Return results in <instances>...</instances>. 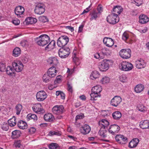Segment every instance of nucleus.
Here are the masks:
<instances>
[{"label":"nucleus","mask_w":149,"mask_h":149,"mask_svg":"<svg viewBox=\"0 0 149 149\" xmlns=\"http://www.w3.org/2000/svg\"><path fill=\"white\" fill-rule=\"evenodd\" d=\"M92 93L90 95L91 97V100H96L97 98L100 97V93L102 90L101 86L97 85L93 87L92 88Z\"/></svg>","instance_id":"f257e3e1"},{"label":"nucleus","mask_w":149,"mask_h":149,"mask_svg":"<svg viewBox=\"0 0 149 149\" xmlns=\"http://www.w3.org/2000/svg\"><path fill=\"white\" fill-rule=\"evenodd\" d=\"M37 44L40 46H44L50 41L49 37L46 34L42 35L37 38L36 40Z\"/></svg>","instance_id":"f03ea898"},{"label":"nucleus","mask_w":149,"mask_h":149,"mask_svg":"<svg viewBox=\"0 0 149 149\" xmlns=\"http://www.w3.org/2000/svg\"><path fill=\"white\" fill-rule=\"evenodd\" d=\"M107 20L109 24H114L119 21V19L117 14L112 13L107 17Z\"/></svg>","instance_id":"7ed1b4c3"},{"label":"nucleus","mask_w":149,"mask_h":149,"mask_svg":"<svg viewBox=\"0 0 149 149\" xmlns=\"http://www.w3.org/2000/svg\"><path fill=\"white\" fill-rule=\"evenodd\" d=\"M133 68L132 64L126 61H123L119 65V68L121 70L124 71H128L131 70Z\"/></svg>","instance_id":"20e7f679"},{"label":"nucleus","mask_w":149,"mask_h":149,"mask_svg":"<svg viewBox=\"0 0 149 149\" xmlns=\"http://www.w3.org/2000/svg\"><path fill=\"white\" fill-rule=\"evenodd\" d=\"M69 38L66 36H62L58 39L57 44L58 46L63 47L66 45L69 42Z\"/></svg>","instance_id":"39448f33"},{"label":"nucleus","mask_w":149,"mask_h":149,"mask_svg":"<svg viewBox=\"0 0 149 149\" xmlns=\"http://www.w3.org/2000/svg\"><path fill=\"white\" fill-rule=\"evenodd\" d=\"M70 53V49L68 47H64L60 49L58 52L59 56L61 58L67 57Z\"/></svg>","instance_id":"423d86ee"},{"label":"nucleus","mask_w":149,"mask_h":149,"mask_svg":"<svg viewBox=\"0 0 149 149\" xmlns=\"http://www.w3.org/2000/svg\"><path fill=\"white\" fill-rule=\"evenodd\" d=\"M45 10V6L43 3H39L36 4L34 10L35 13L41 15L43 13Z\"/></svg>","instance_id":"0eeeda50"},{"label":"nucleus","mask_w":149,"mask_h":149,"mask_svg":"<svg viewBox=\"0 0 149 149\" xmlns=\"http://www.w3.org/2000/svg\"><path fill=\"white\" fill-rule=\"evenodd\" d=\"M110 61L108 60H104L99 66V68L101 71H106L108 70L109 67Z\"/></svg>","instance_id":"6e6552de"},{"label":"nucleus","mask_w":149,"mask_h":149,"mask_svg":"<svg viewBox=\"0 0 149 149\" xmlns=\"http://www.w3.org/2000/svg\"><path fill=\"white\" fill-rule=\"evenodd\" d=\"M12 65L15 71L19 72L21 71L23 68V65L21 61H14L12 63Z\"/></svg>","instance_id":"1a4fd4ad"},{"label":"nucleus","mask_w":149,"mask_h":149,"mask_svg":"<svg viewBox=\"0 0 149 149\" xmlns=\"http://www.w3.org/2000/svg\"><path fill=\"white\" fill-rule=\"evenodd\" d=\"M119 54L120 56L123 58H130L131 56V50L130 49H123L120 51Z\"/></svg>","instance_id":"9d476101"},{"label":"nucleus","mask_w":149,"mask_h":149,"mask_svg":"<svg viewBox=\"0 0 149 149\" xmlns=\"http://www.w3.org/2000/svg\"><path fill=\"white\" fill-rule=\"evenodd\" d=\"M36 96L37 100L39 102H41L47 98V95L44 91H41L37 93Z\"/></svg>","instance_id":"9b49d317"},{"label":"nucleus","mask_w":149,"mask_h":149,"mask_svg":"<svg viewBox=\"0 0 149 149\" xmlns=\"http://www.w3.org/2000/svg\"><path fill=\"white\" fill-rule=\"evenodd\" d=\"M121 98L119 96H115L111 100V104L115 107H117L122 102Z\"/></svg>","instance_id":"f8f14e48"},{"label":"nucleus","mask_w":149,"mask_h":149,"mask_svg":"<svg viewBox=\"0 0 149 149\" xmlns=\"http://www.w3.org/2000/svg\"><path fill=\"white\" fill-rule=\"evenodd\" d=\"M64 109L63 105H56L53 107L52 111L53 113L56 114H61L63 113Z\"/></svg>","instance_id":"ddd939ff"},{"label":"nucleus","mask_w":149,"mask_h":149,"mask_svg":"<svg viewBox=\"0 0 149 149\" xmlns=\"http://www.w3.org/2000/svg\"><path fill=\"white\" fill-rule=\"evenodd\" d=\"M15 13L18 17H21L24 11V8L21 6H17L15 10Z\"/></svg>","instance_id":"4468645a"},{"label":"nucleus","mask_w":149,"mask_h":149,"mask_svg":"<svg viewBox=\"0 0 149 149\" xmlns=\"http://www.w3.org/2000/svg\"><path fill=\"white\" fill-rule=\"evenodd\" d=\"M91 130L90 126L87 124L84 125L80 128V131L81 133L84 135L89 133Z\"/></svg>","instance_id":"2eb2a0df"},{"label":"nucleus","mask_w":149,"mask_h":149,"mask_svg":"<svg viewBox=\"0 0 149 149\" xmlns=\"http://www.w3.org/2000/svg\"><path fill=\"white\" fill-rule=\"evenodd\" d=\"M136 67L138 69H141L144 68L146 65V62L142 59H140L135 62Z\"/></svg>","instance_id":"dca6fc26"},{"label":"nucleus","mask_w":149,"mask_h":149,"mask_svg":"<svg viewBox=\"0 0 149 149\" xmlns=\"http://www.w3.org/2000/svg\"><path fill=\"white\" fill-rule=\"evenodd\" d=\"M57 71V70L55 67L53 66L48 69L47 73L51 78H53L56 75Z\"/></svg>","instance_id":"f3484780"},{"label":"nucleus","mask_w":149,"mask_h":149,"mask_svg":"<svg viewBox=\"0 0 149 149\" xmlns=\"http://www.w3.org/2000/svg\"><path fill=\"white\" fill-rule=\"evenodd\" d=\"M103 42L104 44L108 47H111L114 44L113 40L111 38L105 37L103 39Z\"/></svg>","instance_id":"a211bd4d"},{"label":"nucleus","mask_w":149,"mask_h":149,"mask_svg":"<svg viewBox=\"0 0 149 149\" xmlns=\"http://www.w3.org/2000/svg\"><path fill=\"white\" fill-rule=\"evenodd\" d=\"M33 111L35 112L40 113L42 112V109L41 108V105L40 103H38L34 105L32 107Z\"/></svg>","instance_id":"6ab92c4d"},{"label":"nucleus","mask_w":149,"mask_h":149,"mask_svg":"<svg viewBox=\"0 0 149 149\" xmlns=\"http://www.w3.org/2000/svg\"><path fill=\"white\" fill-rule=\"evenodd\" d=\"M139 142V139L135 138L132 139L129 143L128 146L130 148L136 147Z\"/></svg>","instance_id":"aec40b11"},{"label":"nucleus","mask_w":149,"mask_h":149,"mask_svg":"<svg viewBox=\"0 0 149 149\" xmlns=\"http://www.w3.org/2000/svg\"><path fill=\"white\" fill-rule=\"evenodd\" d=\"M99 125L101 128L108 129L107 127L109 125V123L106 120L102 119L99 122Z\"/></svg>","instance_id":"412c9836"},{"label":"nucleus","mask_w":149,"mask_h":149,"mask_svg":"<svg viewBox=\"0 0 149 149\" xmlns=\"http://www.w3.org/2000/svg\"><path fill=\"white\" fill-rule=\"evenodd\" d=\"M139 126L143 129H149V120H146L141 121L140 123Z\"/></svg>","instance_id":"4be33fe9"},{"label":"nucleus","mask_w":149,"mask_h":149,"mask_svg":"<svg viewBox=\"0 0 149 149\" xmlns=\"http://www.w3.org/2000/svg\"><path fill=\"white\" fill-rule=\"evenodd\" d=\"M48 63L53 66L56 65L58 63V60L56 57H51L49 58L47 60Z\"/></svg>","instance_id":"5701e85b"},{"label":"nucleus","mask_w":149,"mask_h":149,"mask_svg":"<svg viewBox=\"0 0 149 149\" xmlns=\"http://www.w3.org/2000/svg\"><path fill=\"white\" fill-rule=\"evenodd\" d=\"M37 21V19L33 17H28L25 20L24 22L27 25L33 24L35 23Z\"/></svg>","instance_id":"b1692460"},{"label":"nucleus","mask_w":149,"mask_h":149,"mask_svg":"<svg viewBox=\"0 0 149 149\" xmlns=\"http://www.w3.org/2000/svg\"><path fill=\"white\" fill-rule=\"evenodd\" d=\"M140 23L142 24H145L148 22L149 18L146 15H141L139 17Z\"/></svg>","instance_id":"393cba45"},{"label":"nucleus","mask_w":149,"mask_h":149,"mask_svg":"<svg viewBox=\"0 0 149 149\" xmlns=\"http://www.w3.org/2000/svg\"><path fill=\"white\" fill-rule=\"evenodd\" d=\"M44 118L46 121L48 122L52 121L54 119V116L49 113L45 114L44 116Z\"/></svg>","instance_id":"a878e982"},{"label":"nucleus","mask_w":149,"mask_h":149,"mask_svg":"<svg viewBox=\"0 0 149 149\" xmlns=\"http://www.w3.org/2000/svg\"><path fill=\"white\" fill-rule=\"evenodd\" d=\"M10 108L6 106H3L0 107V111L3 114H8L10 112Z\"/></svg>","instance_id":"bb28decb"},{"label":"nucleus","mask_w":149,"mask_h":149,"mask_svg":"<svg viewBox=\"0 0 149 149\" xmlns=\"http://www.w3.org/2000/svg\"><path fill=\"white\" fill-rule=\"evenodd\" d=\"M123 9L120 6H116L114 7L112 9V13H115V14H119L123 11Z\"/></svg>","instance_id":"cd10ccee"},{"label":"nucleus","mask_w":149,"mask_h":149,"mask_svg":"<svg viewBox=\"0 0 149 149\" xmlns=\"http://www.w3.org/2000/svg\"><path fill=\"white\" fill-rule=\"evenodd\" d=\"M7 74L9 75L13 76L15 75V71L14 68L10 66L7 67L6 70Z\"/></svg>","instance_id":"c85d7f7f"},{"label":"nucleus","mask_w":149,"mask_h":149,"mask_svg":"<svg viewBox=\"0 0 149 149\" xmlns=\"http://www.w3.org/2000/svg\"><path fill=\"white\" fill-rule=\"evenodd\" d=\"M17 126L20 129H24L27 128L26 123L22 120H20L18 122Z\"/></svg>","instance_id":"c756f323"},{"label":"nucleus","mask_w":149,"mask_h":149,"mask_svg":"<svg viewBox=\"0 0 149 149\" xmlns=\"http://www.w3.org/2000/svg\"><path fill=\"white\" fill-rule=\"evenodd\" d=\"M16 119L15 116H13L8 120V124L10 127H13L15 125L16 123Z\"/></svg>","instance_id":"7c9ffc66"},{"label":"nucleus","mask_w":149,"mask_h":149,"mask_svg":"<svg viewBox=\"0 0 149 149\" xmlns=\"http://www.w3.org/2000/svg\"><path fill=\"white\" fill-rule=\"evenodd\" d=\"M112 115L113 118L116 120L119 119L122 116L121 112L119 111H116L113 112Z\"/></svg>","instance_id":"2f4dec72"},{"label":"nucleus","mask_w":149,"mask_h":149,"mask_svg":"<svg viewBox=\"0 0 149 149\" xmlns=\"http://www.w3.org/2000/svg\"><path fill=\"white\" fill-rule=\"evenodd\" d=\"M100 76V74L98 72L96 71H93L91 73L90 78L91 79L93 80L98 78Z\"/></svg>","instance_id":"473e14b6"},{"label":"nucleus","mask_w":149,"mask_h":149,"mask_svg":"<svg viewBox=\"0 0 149 149\" xmlns=\"http://www.w3.org/2000/svg\"><path fill=\"white\" fill-rule=\"evenodd\" d=\"M55 46V42L54 40H52L45 47V49L49 51L53 49Z\"/></svg>","instance_id":"72a5a7b5"},{"label":"nucleus","mask_w":149,"mask_h":149,"mask_svg":"<svg viewBox=\"0 0 149 149\" xmlns=\"http://www.w3.org/2000/svg\"><path fill=\"white\" fill-rule=\"evenodd\" d=\"M21 53L20 49L18 47H16L13 51V56L15 57H17L20 55Z\"/></svg>","instance_id":"f704fd0d"},{"label":"nucleus","mask_w":149,"mask_h":149,"mask_svg":"<svg viewBox=\"0 0 149 149\" xmlns=\"http://www.w3.org/2000/svg\"><path fill=\"white\" fill-rule=\"evenodd\" d=\"M144 88V87L143 85L138 84L135 88L134 90L136 93H140L143 90Z\"/></svg>","instance_id":"c9c22d12"},{"label":"nucleus","mask_w":149,"mask_h":149,"mask_svg":"<svg viewBox=\"0 0 149 149\" xmlns=\"http://www.w3.org/2000/svg\"><path fill=\"white\" fill-rule=\"evenodd\" d=\"M110 81V78L108 77L104 76L102 77L100 81V83L102 84H105L109 83Z\"/></svg>","instance_id":"e433bc0d"},{"label":"nucleus","mask_w":149,"mask_h":149,"mask_svg":"<svg viewBox=\"0 0 149 149\" xmlns=\"http://www.w3.org/2000/svg\"><path fill=\"white\" fill-rule=\"evenodd\" d=\"M26 119L27 120H33L34 121H36L37 119V117L35 114L30 113L27 115Z\"/></svg>","instance_id":"4c0bfd02"},{"label":"nucleus","mask_w":149,"mask_h":149,"mask_svg":"<svg viewBox=\"0 0 149 149\" xmlns=\"http://www.w3.org/2000/svg\"><path fill=\"white\" fill-rule=\"evenodd\" d=\"M108 129L103 128H100L99 132V134L102 137H106V134L105 133L107 132Z\"/></svg>","instance_id":"58836bf2"},{"label":"nucleus","mask_w":149,"mask_h":149,"mask_svg":"<svg viewBox=\"0 0 149 149\" xmlns=\"http://www.w3.org/2000/svg\"><path fill=\"white\" fill-rule=\"evenodd\" d=\"M22 108V106L21 104H19L16 105L15 109L17 115H19L20 113Z\"/></svg>","instance_id":"ea45409f"},{"label":"nucleus","mask_w":149,"mask_h":149,"mask_svg":"<svg viewBox=\"0 0 149 149\" xmlns=\"http://www.w3.org/2000/svg\"><path fill=\"white\" fill-rule=\"evenodd\" d=\"M21 134V132L19 131L16 130L12 132V137L13 138H16L19 137Z\"/></svg>","instance_id":"a19ab883"},{"label":"nucleus","mask_w":149,"mask_h":149,"mask_svg":"<svg viewBox=\"0 0 149 149\" xmlns=\"http://www.w3.org/2000/svg\"><path fill=\"white\" fill-rule=\"evenodd\" d=\"M50 149H60L59 146L56 143H51L49 146Z\"/></svg>","instance_id":"79ce46f5"},{"label":"nucleus","mask_w":149,"mask_h":149,"mask_svg":"<svg viewBox=\"0 0 149 149\" xmlns=\"http://www.w3.org/2000/svg\"><path fill=\"white\" fill-rule=\"evenodd\" d=\"M137 109L141 111L144 112L147 110L146 108L143 104H138L137 107Z\"/></svg>","instance_id":"37998d69"},{"label":"nucleus","mask_w":149,"mask_h":149,"mask_svg":"<svg viewBox=\"0 0 149 149\" xmlns=\"http://www.w3.org/2000/svg\"><path fill=\"white\" fill-rule=\"evenodd\" d=\"M100 15V14L97 13L96 11H93L91 14V20H92L94 19H95Z\"/></svg>","instance_id":"c03bdc74"},{"label":"nucleus","mask_w":149,"mask_h":149,"mask_svg":"<svg viewBox=\"0 0 149 149\" xmlns=\"http://www.w3.org/2000/svg\"><path fill=\"white\" fill-rule=\"evenodd\" d=\"M51 77L48 76L47 73L45 74L42 77V80L43 81L47 83L50 80Z\"/></svg>","instance_id":"a18cd8bd"},{"label":"nucleus","mask_w":149,"mask_h":149,"mask_svg":"<svg viewBox=\"0 0 149 149\" xmlns=\"http://www.w3.org/2000/svg\"><path fill=\"white\" fill-rule=\"evenodd\" d=\"M102 53L104 55L108 56L110 55L111 53V50L108 49L106 48H104L102 50Z\"/></svg>","instance_id":"49530a36"},{"label":"nucleus","mask_w":149,"mask_h":149,"mask_svg":"<svg viewBox=\"0 0 149 149\" xmlns=\"http://www.w3.org/2000/svg\"><path fill=\"white\" fill-rule=\"evenodd\" d=\"M110 126L111 128L112 129V131L115 133L118 132L120 129V127L116 125H112Z\"/></svg>","instance_id":"de8ad7c7"},{"label":"nucleus","mask_w":149,"mask_h":149,"mask_svg":"<svg viewBox=\"0 0 149 149\" xmlns=\"http://www.w3.org/2000/svg\"><path fill=\"white\" fill-rule=\"evenodd\" d=\"M130 33L127 32H124L123 34L122 38L123 40L124 41L130 39Z\"/></svg>","instance_id":"09e8293b"},{"label":"nucleus","mask_w":149,"mask_h":149,"mask_svg":"<svg viewBox=\"0 0 149 149\" xmlns=\"http://www.w3.org/2000/svg\"><path fill=\"white\" fill-rule=\"evenodd\" d=\"M120 81L122 82H126L127 81V76L126 74H123L119 77Z\"/></svg>","instance_id":"8fccbe9b"},{"label":"nucleus","mask_w":149,"mask_h":149,"mask_svg":"<svg viewBox=\"0 0 149 149\" xmlns=\"http://www.w3.org/2000/svg\"><path fill=\"white\" fill-rule=\"evenodd\" d=\"M48 135L50 136H51L54 135L60 136L61 135V134L59 132H56L54 131H50L49 132Z\"/></svg>","instance_id":"3c124183"},{"label":"nucleus","mask_w":149,"mask_h":149,"mask_svg":"<svg viewBox=\"0 0 149 149\" xmlns=\"http://www.w3.org/2000/svg\"><path fill=\"white\" fill-rule=\"evenodd\" d=\"M75 68L74 67L72 69H69V68H68V70L67 72V73L68 74V77L70 76L74 72V70Z\"/></svg>","instance_id":"603ef678"},{"label":"nucleus","mask_w":149,"mask_h":149,"mask_svg":"<svg viewBox=\"0 0 149 149\" xmlns=\"http://www.w3.org/2000/svg\"><path fill=\"white\" fill-rule=\"evenodd\" d=\"M127 142V138L126 137L123 135V137H121L119 143L124 144L126 143Z\"/></svg>","instance_id":"864d4df0"},{"label":"nucleus","mask_w":149,"mask_h":149,"mask_svg":"<svg viewBox=\"0 0 149 149\" xmlns=\"http://www.w3.org/2000/svg\"><path fill=\"white\" fill-rule=\"evenodd\" d=\"M20 44L22 46L26 47L28 45L29 42L26 40H23L21 42Z\"/></svg>","instance_id":"5fc2aeb1"},{"label":"nucleus","mask_w":149,"mask_h":149,"mask_svg":"<svg viewBox=\"0 0 149 149\" xmlns=\"http://www.w3.org/2000/svg\"><path fill=\"white\" fill-rule=\"evenodd\" d=\"M40 20L43 22H45L48 21V19L47 17L45 16H41L40 18Z\"/></svg>","instance_id":"6e6d98bb"},{"label":"nucleus","mask_w":149,"mask_h":149,"mask_svg":"<svg viewBox=\"0 0 149 149\" xmlns=\"http://www.w3.org/2000/svg\"><path fill=\"white\" fill-rule=\"evenodd\" d=\"M84 117V114L82 113H81L76 116L75 118V120L77 121L78 120L83 119Z\"/></svg>","instance_id":"4d7b16f0"},{"label":"nucleus","mask_w":149,"mask_h":149,"mask_svg":"<svg viewBox=\"0 0 149 149\" xmlns=\"http://www.w3.org/2000/svg\"><path fill=\"white\" fill-rule=\"evenodd\" d=\"M8 124L7 123H6L1 126V129L3 130L7 131L9 129Z\"/></svg>","instance_id":"13d9d810"},{"label":"nucleus","mask_w":149,"mask_h":149,"mask_svg":"<svg viewBox=\"0 0 149 149\" xmlns=\"http://www.w3.org/2000/svg\"><path fill=\"white\" fill-rule=\"evenodd\" d=\"M134 2L135 5L137 6H140L143 3L142 0H134Z\"/></svg>","instance_id":"bf43d9fd"},{"label":"nucleus","mask_w":149,"mask_h":149,"mask_svg":"<svg viewBox=\"0 0 149 149\" xmlns=\"http://www.w3.org/2000/svg\"><path fill=\"white\" fill-rule=\"evenodd\" d=\"M14 145L16 147H20L21 146V141L20 140L15 141Z\"/></svg>","instance_id":"052dcab7"},{"label":"nucleus","mask_w":149,"mask_h":149,"mask_svg":"<svg viewBox=\"0 0 149 149\" xmlns=\"http://www.w3.org/2000/svg\"><path fill=\"white\" fill-rule=\"evenodd\" d=\"M122 137H123V135H117L115 137V139L116 141L118 143H119L120 141V139Z\"/></svg>","instance_id":"680f3d73"},{"label":"nucleus","mask_w":149,"mask_h":149,"mask_svg":"<svg viewBox=\"0 0 149 149\" xmlns=\"http://www.w3.org/2000/svg\"><path fill=\"white\" fill-rule=\"evenodd\" d=\"M12 22L14 24L16 25H19L20 22L19 20L17 19L13 20Z\"/></svg>","instance_id":"e2e57ef3"},{"label":"nucleus","mask_w":149,"mask_h":149,"mask_svg":"<svg viewBox=\"0 0 149 149\" xmlns=\"http://www.w3.org/2000/svg\"><path fill=\"white\" fill-rule=\"evenodd\" d=\"M29 131L31 134H33L36 132V129L33 127H31L29 129Z\"/></svg>","instance_id":"0e129e2a"},{"label":"nucleus","mask_w":149,"mask_h":149,"mask_svg":"<svg viewBox=\"0 0 149 149\" xmlns=\"http://www.w3.org/2000/svg\"><path fill=\"white\" fill-rule=\"evenodd\" d=\"M6 66L4 64H1L0 65V71L4 72Z\"/></svg>","instance_id":"69168bd1"},{"label":"nucleus","mask_w":149,"mask_h":149,"mask_svg":"<svg viewBox=\"0 0 149 149\" xmlns=\"http://www.w3.org/2000/svg\"><path fill=\"white\" fill-rule=\"evenodd\" d=\"M97 10L98 11V13L100 14V13L102 11V8L101 5H99L97 7Z\"/></svg>","instance_id":"338daca9"},{"label":"nucleus","mask_w":149,"mask_h":149,"mask_svg":"<svg viewBox=\"0 0 149 149\" xmlns=\"http://www.w3.org/2000/svg\"><path fill=\"white\" fill-rule=\"evenodd\" d=\"M67 136L68 138V139L70 140H72L74 141H76L77 139L76 138L72 136L68 135Z\"/></svg>","instance_id":"774afa93"}]
</instances>
